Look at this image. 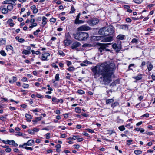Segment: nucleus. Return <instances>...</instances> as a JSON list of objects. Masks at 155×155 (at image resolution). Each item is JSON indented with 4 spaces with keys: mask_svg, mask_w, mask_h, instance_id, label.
I'll return each instance as SVG.
<instances>
[{
    "mask_svg": "<svg viewBox=\"0 0 155 155\" xmlns=\"http://www.w3.org/2000/svg\"><path fill=\"white\" fill-rule=\"evenodd\" d=\"M90 27L86 25H83L81 26L78 28V30L79 31H87L90 30Z\"/></svg>",
    "mask_w": 155,
    "mask_h": 155,
    "instance_id": "423d86ee",
    "label": "nucleus"
},
{
    "mask_svg": "<svg viewBox=\"0 0 155 155\" xmlns=\"http://www.w3.org/2000/svg\"><path fill=\"white\" fill-rule=\"evenodd\" d=\"M120 28L124 30L128 29V26L127 25H122L120 26Z\"/></svg>",
    "mask_w": 155,
    "mask_h": 155,
    "instance_id": "2eb2a0df",
    "label": "nucleus"
},
{
    "mask_svg": "<svg viewBox=\"0 0 155 155\" xmlns=\"http://www.w3.org/2000/svg\"><path fill=\"white\" fill-rule=\"evenodd\" d=\"M111 44V43H98L97 44V45L99 46L98 48V50L99 51L100 53H101L102 52L105 51V48L106 47H107L109 45Z\"/></svg>",
    "mask_w": 155,
    "mask_h": 155,
    "instance_id": "20e7f679",
    "label": "nucleus"
},
{
    "mask_svg": "<svg viewBox=\"0 0 155 155\" xmlns=\"http://www.w3.org/2000/svg\"><path fill=\"white\" fill-rule=\"evenodd\" d=\"M11 142H12V143H11V145L14 146L15 147H17L18 146V145L15 143L14 141H12Z\"/></svg>",
    "mask_w": 155,
    "mask_h": 155,
    "instance_id": "49530a36",
    "label": "nucleus"
},
{
    "mask_svg": "<svg viewBox=\"0 0 155 155\" xmlns=\"http://www.w3.org/2000/svg\"><path fill=\"white\" fill-rule=\"evenodd\" d=\"M59 74H56L55 78L56 81H58L59 79Z\"/></svg>",
    "mask_w": 155,
    "mask_h": 155,
    "instance_id": "79ce46f5",
    "label": "nucleus"
},
{
    "mask_svg": "<svg viewBox=\"0 0 155 155\" xmlns=\"http://www.w3.org/2000/svg\"><path fill=\"white\" fill-rule=\"evenodd\" d=\"M78 137H79V136L78 135L74 136L72 137V138H73V139L75 140L76 139H78Z\"/></svg>",
    "mask_w": 155,
    "mask_h": 155,
    "instance_id": "0e129e2a",
    "label": "nucleus"
},
{
    "mask_svg": "<svg viewBox=\"0 0 155 155\" xmlns=\"http://www.w3.org/2000/svg\"><path fill=\"white\" fill-rule=\"evenodd\" d=\"M7 23L11 27H12L14 25V24L13 23V20L12 19H9L7 21Z\"/></svg>",
    "mask_w": 155,
    "mask_h": 155,
    "instance_id": "a211bd4d",
    "label": "nucleus"
},
{
    "mask_svg": "<svg viewBox=\"0 0 155 155\" xmlns=\"http://www.w3.org/2000/svg\"><path fill=\"white\" fill-rule=\"evenodd\" d=\"M113 40V37L112 36H110L104 38L103 40V42H110Z\"/></svg>",
    "mask_w": 155,
    "mask_h": 155,
    "instance_id": "9b49d317",
    "label": "nucleus"
},
{
    "mask_svg": "<svg viewBox=\"0 0 155 155\" xmlns=\"http://www.w3.org/2000/svg\"><path fill=\"white\" fill-rule=\"evenodd\" d=\"M84 21L81 20H80L79 19L77 21H74V23L75 24H82L84 23Z\"/></svg>",
    "mask_w": 155,
    "mask_h": 155,
    "instance_id": "393cba45",
    "label": "nucleus"
},
{
    "mask_svg": "<svg viewBox=\"0 0 155 155\" xmlns=\"http://www.w3.org/2000/svg\"><path fill=\"white\" fill-rule=\"evenodd\" d=\"M114 64L113 63L107 64L102 63L100 65L96 66L92 69L95 76H100L101 81L107 84L112 81L111 77L113 74Z\"/></svg>",
    "mask_w": 155,
    "mask_h": 155,
    "instance_id": "f257e3e1",
    "label": "nucleus"
},
{
    "mask_svg": "<svg viewBox=\"0 0 155 155\" xmlns=\"http://www.w3.org/2000/svg\"><path fill=\"white\" fill-rule=\"evenodd\" d=\"M71 64V61H67V65L68 66H69Z\"/></svg>",
    "mask_w": 155,
    "mask_h": 155,
    "instance_id": "052dcab7",
    "label": "nucleus"
},
{
    "mask_svg": "<svg viewBox=\"0 0 155 155\" xmlns=\"http://www.w3.org/2000/svg\"><path fill=\"white\" fill-rule=\"evenodd\" d=\"M71 40L68 39V36L66 37V39L64 41V44L65 46H69L71 43Z\"/></svg>",
    "mask_w": 155,
    "mask_h": 155,
    "instance_id": "1a4fd4ad",
    "label": "nucleus"
},
{
    "mask_svg": "<svg viewBox=\"0 0 155 155\" xmlns=\"http://www.w3.org/2000/svg\"><path fill=\"white\" fill-rule=\"evenodd\" d=\"M114 101L113 99H106V104L107 105L111 104L114 102Z\"/></svg>",
    "mask_w": 155,
    "mask_h": 155,
    "instance_id": "6ab92c4d",
    "label": "nucleus"
},
{
    "mask_svg": "<svg viewBox=\"0 0 155 155\" xmlns=\"http://www.w3.org/2000/svg\"><path fill=\"white\" fill-rule=\"evenodd\" d=\"M58 54L60 55L64 56L65 55V54L62 51H58Z\"/></svg>",
    "mask_w": 155,
    "mask_h": 155,
    "instance_id": "37998d69",
    "label": "nucleus"
},
{
    "mask_svg": "<svg viewBox=\"0 0 155 155\" xmlns=\"http://www.w3.org/2000/svg\"><path fill=\"white\" fill-rule=\"evenodd\" d=\"M119 104V103L117 102H115L113 104H111V106L113 107H114L115 106L118 105Z\"/></svg>",
    "mask_w": 155,
    "mask_h": 155,
    "instance_id": "a18cd8bd",
    "label": "nucleus"
},
{
    "mask_svg": "<svg viewBox=\"0 0 155 155\" xmlns=\"http://www.w3.org/2000/svg\"><path fill=\"white\" fill-rule=\"evenodd\" d=\"M6 49L8 51L10 50L12 51L13 49V48L12 46L8 45L6 47Z\"/></svg>",
    "mask_w": 155,
    "mask_h": 155,
    "instance_id": "a878e982",
    "label": "nucleus"
},
{
    "mask_svg": "<svg viewBox=\"0 0 155 155\" xmlns=\"http://www.w3.org/2000/svg\"><path fill=\"white\" fill-rule=\"evenodd\" d=\"M75 9L74 8V7L73 6H72L71 7V10L70 12V13H73L74 12V11H75Z\"/></svg>",
    "mask_w": 155,
    "mask_h": 155,
    "instance_id": "c9c22d12",
    "label": "nucleus"
},
{
    "mask_svg": "<svg viewBox=\"0 0 155 155\" xmlns=\"http://www.w3.org/2000/svg\"><path fill=\"white\" fill-rule=\"evenodd\" d=\"M31 52L32 54H36V55H38L40 54V52L38 51H35L34 50H31Z\"/></svg>",
    "mask_w": 155,
    "mask_h": 155,
    "instance_id": "c756f323",
    "label": "nucleus"
},
{
    "mask_svg": "<svg viewBox=\"0 0 155 155\" xmlns=\"http://www.w3.org/2000/svg\"><path fill=\"white\" fill-rule=\"evenodd\" d=\"M68 70L69 71H71L75 70V68L73 67H69L68 68Z\"/></svg>",
    "mask_w": 155,
    "mask_h": 155,
    "instance_id": "a19ab883",
    "label": "nucleus"
},
{
    "mask_svg": "<svg viewBox=\"0 0 155 155\" xmlns=\"http://www.w3.org/2000/svg\"><path fill=\"white\" fill-rule=\"evenodd\" d=\"M12 3L11 0H7L4 1L3 2V4H11Z\"/></svg>",
    "mask_w": 155,
    "mask_h": 155,
    "instance_id": "cd10ccee",
    "label": "nucleus"
},
{
    "mask_svg": "<svg viewBox=\"0 0 155 155\" xmlns=\"http://www.w3.org/2000/svg\"><path fill=\"white\" fill-rule=\"evenodd\" d=\"M83 134L85 136H87L89 137H90V136H89V134L85 132H84L83 133Z\"/></svg>",
    "mask_w": 155,
    "mask_h": 155,
    "instance_id": "774afa93",
    "label": "nucleus"
},
{
    "mask_svg": "<svg viewBox=\"0 0 155 155\" xmlns=\"http://www.w3.org/2000/svg\"><path fill=\"white\" fill-rule=\"evenodd\" d=\"M11 151V149L10 148H9L8 147L6 149H5V151L7 152H10Z\"/></svg>",
    "mask_w": 155,
    "mask_h": 155,
    "instance_id": "603ef678",
    "label": "nucleus"
},
{
    "mask_svg": "<svg viewBox=\"0 0 155 155\" xmlns=\"http://www.w3.org/2000/svg\"><path fill=\"white\" fill-rule=\"evenodd\" d=\"M114 32V28L110 26L108 27H104L101 28L99 31V33L103 37L112 35Z\"/></svg>",
    "mask_w": 155,
    "mask_h": 155,
    "instance_id": "f03ea898",
    "label": "nucleus"
},
{
    "mask_svg": "<svg viewBox=\"0 0 155 155\" xmlns=\"http://www.w3.org/2000/svg\"><path fill=\"white\" fill-rule=\"evenodd\" d=\"M87 130L88 132L91 133H93L94 132V130H93L91 129H87Z\"/></svg>",
    "mask_w": 155,
    "mask_h": 155,
    "instance_id": "338daca9",
    "label": "nucleus"
},
{
    "mask_svg": "<svg viewBox=\"0 0 155 155\" xmlns=\"http://www.w3.org/2000/svg\"><path fill=\"white\" fill-rule=\"evenodd\" d=\"M52 101L55 103H59L60 102L61 104H62L63 102V100L62 99H58L57 98L54 97L52 99Z\"/></svg>",
    "mask_w": 155,
    "mask_h": 155,
    "instance_id": "f8f14e48",
    "label": "nucleus"
},
{
    "mask_svg": "<svg viewBox=\"0 0 155 155\" xmlns=\"http://www.w3.org/2000/svg\"><path fill=\"white\" fill-rule=\"evenodd\" d=\"M131 42L132 43H137L138 42V40L136 38H134L132 40Z\"/></svg>",
    "mask_w": 155,
    "mask_h": 155,
    "instance_id": "8fccbe9b",
    "label": "nucleus"
},
{
    "mask_svg": "<svg viewBox=\"0 0 155 155\" xmlns=\"http://www.w3.org/2000/svg\"><path fill=\"white\" fill-rule=\"evenodd\" d=\"M118 129L121 131H123L125 130V128L124 125H122L118 127Z\"/></svg>",
    "mask_w": 155,
    "mask_h": 155,
    "instance_id": "f704fd0d",
    "label": "nucleus"
},
{
    "mask_svg": "<svg viewBox=\"0 0 155 155\" xmlns=\"http://www.w3.org/2000/svg\"><path fill=\"white\" fill-rule=\"evenodd\" d=\"M126 21L129 23H130L131 21V20L130 18H127L126 19Z\"/></svg>",
    "mask_w": 155,
    "mask_h": 155,
    "instance_id": "13d9d810",
    "label": "nucleus"
},
{
    "mask_svg": "<svg viewBox=\"0 0 155 155\" xmlns=\"http://www.w3.org/2000/svg\"><path fill=\"white\" fill-rule=\"evenodd\" d=\"M36 96L37 98H43L42 95L38 94H37V95H36Z\"/></svg>",
    "mask_w": 155,
    "mask_h": 155,
    "instance_id": "bf43d9fd",
    "label": "nucleus"
},
{
    "mask_svg": "<svg viewBox=\"0 0 155 155\" xmlns=\"http://www.w3.org/2000/svg\"><path fill=\"white\" fill-rule=\"evenodd\" d=\"M39 109L38 108H36L35 109L32 110L31 111L34 112H38L39 111Z\"/></svg>",
    "mask_w": 155,
    "mask_h": 155,
    "instance_id": "e2e57ef3",
    "label": "nucleus"
},
{
    "mask_svg": "<svg viewBox=\"0 0 155 155\" xmlns=\"http://www.w3.org/2000/svg\"><path fill=\"white\" fill-rule=\"evenodd\" d=\"M75 110L76 112L80 113L81 112V109L79 107H76L75 109Z\"/></svg>",
    "mask_w": 155,
    "mask_h": 155,
    "instance_id": "4c0bfd02",
    "label": "nucleus"
},
{
    "mask_svg": "<svg viewBox=\"0 0 155 155\" xmlns=\"http://www.w3.org/2000/svg\"><path fill=\"white\" fill-rule=\"evenodd\" d=\"M99 22L98 19L96 18H94L88 21L87 23L91 26H94Z\"/></svg>",
    "mask_w": 155,
    "mask_h": 155,
    "instance_id": "39448f33",
    "label": "nucleus"
},
{
    "mask_svg": "<svg viewBox=\"0 0 155 155\" xmlns=\"http://www.w3.org/2000/svg\"><path fill=\"white\" fill-rule=\"evenodd\" d=\"M22 53L25 55H28L31 53V52L30 51L26 50H24L22 52Z\"/></svg>",
    "mask_w": 155,
    "mask_h": 155,
    "instance_id": "b1692460",
    "label": "nucleus"
},
{
    "mask_svg": "<svg viewBox=\"0 0 155 155\" xmlns=\"http://www.w3.org/2000/svg\"><path fill=\"white\" fill-rule=\"evenodd\" d=\"M92 45L91 44H88L85 43L82 46L83 47H91Z\"/></svg>",
    "mask_w": 155,
    "mask_h": 155,
    "instance_id": "e433bc0d",
    "label": "nucleus"
},
{
    "mask_svg": "<svg viewBox=\"0 0 155 155\" xmlns=\"http://www.w3.org/2000/svg\"><path fill=\"white\" fill-rule=\"evenodd\" d=\"M74 38L79 41H84L86 40L89 37L88 33L85 32H80L73 34Z\"/></svg>",
    "mask_w": 155,
    "mask_h": 155,
    "instance_id": "7ed1b4c3",
    "label": "nucleus"
},
{
    "mask_svg": "<svg viewBox=\"0 0 155 155\" xmlns=\"http://www.w3.org/2000/svg\"><path fill=\"white\" fill-rule=\"evenodd\" d=\"M50 54L46 52H43L42 54L41 60L42 61H47L48 60V57L50 56Z\"/></svg>",
    "mask_w": 155,
    "mask_h": 155,
    "instance_id": "0eeeda50",
    "label": "nucleus"
},
{
    "mask_svg": "<svg viewBox=\"0 0 155 155\" xmlns=\"http://www.w3.org/2000/svg\"><path fill=\"white\" fill-rule=\"evenodd\" d=\"M108 133L110 135H111L113 133H115V131L112 130H108Z\"/></svg>",
    "mask_w": 155,
    "mask_h": 155,
    "instance_id": "4d7b16f0",
    "label": "nucleus"
},
{
    "mask_svg": "<svg viewBox=\"0 0 155 155\" xmlns=\"http://www.w3.org/2000/svg\"><path fill=\"white\" fill-rule=\"evenodd\" d=\"M40 32V30L38 29L33 32V34L35 35H37L38 34V33Z\"/></svg>",
    "mask_w": 155,
    "mask_h": 155,
    "instance_id": "58836bf2",
    "label": "nucleus"
},
{
    "mask_svg": "<svg viewBox=\"0 0 155 155\" xmlns=\"http://www.w3.org/2000/svg\"><path fill=\"white\" fill-rule=\"evenodd\" d=\"M132 141L131 140H128L127 141V144L128 145H130V143L132 142Z\"/></svg>",
    "mask_w": 155,
    "mask_h": 155,
    "instance_id": "6e6d98bb",
    "label": "nucleus"
},
{
    "mask_svg": "<svg viewBox=\"0 0 155 155\" xmlns=\"http://www.w3.org/2000/svg\"><path fill=\"white\" fill-rule=\"evenodd\" d=\"M112 47L113 48L118 51H120V46H119V47H118L117 45L115 43L113 44L112 45Z\"/></svg>",
    "mask_w": 155,
    "mask_h": 155,
    "instance_id": "dca6fc26",
    "label": "nucleus"
},
{
    "mask_svg": "<svg viewBox=\"0 0 155 155\" xmlns=\"http://www.w3.org/2000/svg\"><path fill=\"white\" fill-rule=\"evenodd\" d=\"M12 80L11 79H9V82L10 83H13L15 81H16L17 80V79L16 77L13 76L12 77Z\"/></svg>",
    "mask_w": 155,
    "mask_h": 155,
    "instance_id": "412c9836",
    "label": "nucleus"
},
{
    "mask_svg": "<svg viewBox=\"0 0 155 155\" xmlns=\"http://www.w3.org/2000/svg\"><path fill=\"white\" fill-rule=\"evenodd\" d=\"M28 132L29 134H30L32 135H34L35 134V133L34 132L33 130H28Z\"/></svg>",
    "mask_w": 155,
    "mask_h": 155,
    "instance_id": "ea45409f",
    "label": "nucleus"
},
{
    "mask_svg": "<svg viewBox=\"0 0 155 155\" xmlns=\"http://www.w3.org/2000/svg\"><path fill=\"white\" fill-rule=\"evenodd\" d=\"M80 15H81L80 13H79L78 14V15H77V16L76 18L75 19L74 21H77L79 19V18H80Z\"/></svg>",
    "mask_w": 155,
    "mask_h": 155,
    "instance_id": "3c124183",
    "label": "nucleus"
},
{
    "mask_svg": "<svg viewBox=\"0 0 155 155\" xmlns=\"http://www.w3.org/2000/svg\"><path fill=\"white\" fill-rule=\"evenodd\" d=\"M25 148L26 150H30L31 151H32L33 150V148L32 147H30L25 146Z\"/></svg>",
    "mask_w": 155,
    "mask_h": 155,
    "instance_id": "864d4df0",
    "label": "nucleus"
},
{
    "mask_svg": "<svg viewBox=\"0 0 155 155\" xmlns=\"http://www.w3.org/2000/svg\"><path fill=\"white\" fill-rule=\"evenodd\" d=\"M94 39L96 40H99L100 39V38H101V37L99 36H94Z\"/></svg>",
    "mask_w": 155,
    "mask_h": 155,
    "instance_id": "69168bd1",
    "label": "nucleus"
},
{
    "mask_svg": "<svg viewBox=\"0 0 155 155\" xmlns=\"http://www.w3.org/2000/svg\"><path fill=\"white\" fill-rule=\"evenodd\" d=\"M142 77L141 76H135L133 77V78L137 80H140L142 79Z\"/></svg>",
    "mask_w": 155,
    "mask_h": 155,
    "instance_id": "473e14b6",
    "label": "nucleus"
},
{
    "mask_svg": "<svg viewBox=\"0 0 155 155\" xmlns=\"http://www.w3.org/2000/svg\"><path fill=\"white\" fill-rule=\"evenodd\" d=\"M0 53L1 55L3 56H5L6 55V54L5 51L4 50H2L0 51Z\"/></svg>",
    "mask_w": 155,
    "mask_h": 155,
    "instance_id": "72a5a7b5",
    "label": "nucleus"
},
{
    "mask_svg": "<svg viewBox=\"0 0 155 155\" xmlns=\"http://www.w3.org/2000/svg\"><path fill=\"white\" fill-rule=\"evenodd\" d=\"M81 43L78 41H76L72 43L71 46V48L73 49H76L77 48H78L81 46Z\"/></svg>",
    "mask_w": 155,
    "mask_h": 155,
    "instance_id": "6e6552de",
    "label": "nucleus"
},
{
    "mask_svg": "<svg viewBox=\"0 0 155 155\" xmlns=\"http://www.w3.org/2000/svg\"><path fill=\"white\" fill-rule=\"evenodd\" d=\"M13 3L10 4L8 5L7 6V9L8 10L11 11L12 10L13 8V6L14 5H12Z\"/></svg>",
    "mask_w": 155,
    "mask_h": 155,
    "instance_id": "4be33fe9",
    "label": "nucleus"
},
{
    "mask_svg": "<svg viewBox=\"0 0 155 155\" xmlns=\"http://www.w3.org/2000/svg\"><path fill=\"white\" fill-rule=\"evenodd\" d=\"M134 2L137 4H140L143 1V0H133Z\"/></svg>",
    "mask_w": 155,
    "mask_h": 155,
    "instance_id": "2f4dec72",
    "label": "nucleus"
},
{
    "mask_svg": "<svg viewBox=\"0 0 155 155\" xmlns=\"http://www.w3.org/2000/svg\"><path fill=\"white\" fill-rule=\"evenodd\" d=\"M50 134L49 133H48L46 134V138L47 139H49L50 137Z\"/></svg>",
    "mask_w": 155,
    "mask_h": 155,
    "instance_id": "09e8293b",
    "label": "nucleus"
},
{
    "mask_svg": "<svg viewBox=\"0 0 155 155\" xmlns=\"http://www.w3.org/2000/svg\"><path fill=\"white\" fill-rule=\"evenodd\" d=\"M134 153L136 155H139L142 153V151L140 150H135Z\"/></svg>",
    "mask_w": 155,
    "mask_h": 155,
    "instance_id": "bb28decb",
    "label": "nucleus"
},
{
    "mask_svg": "<svg viewBox=\"0 0 155 155\" xmlns=\"http://www.w3.org/2000/svg\"><path fill=\"white\" fill-rule=\"evenodd\" d=\"M147 68L149 71H151L153 67L151 63L148 61L147 63Z\"/></svg>",
    "mask_w": 155,
    "mask_h": 155,
    "instance_id": "9d476101",
    "label": "nucleus"
},
{
    "mask_svg": "<svg viewBox=\"0 0 155 155\" xmlns=\"http://www.w3.org/2000/svg\"><path fill=\"white\" fill-rule=\"evenodd\" d=\"M28 87L29 85L28 84L24 83L22 85V87L24 88H28Z\"/></svg>",
    "mask_w": 155,
    "mask_h": 155,
    "instance_id": "c03bdc74",
    "label": "nucleus"
},
{
    "mask_svg": "<svg viewBox=\"0 0 155 155\" xmlns=\"http://www.w3.org/2000/svg\"><path fill=\"white\" fill-rule=\"evenodd\" d=\"M6 43V40L5 38H0V45H2L5 44Z\"/></svg>",
    "mask_w": 155,
    "mask_h": 155,
    "instance_id": "aec40b11",
    "label": "nucleus"
},
{
    "mask_svg": "<svg viewBox=\"0 0 155 155\" xmlns=\"http://www.w3.org/2000/svg\"><path fill=\"white\" fill-rule=\"evenodd\" d=\"M47 18L45 17H43L42 18V24L43 25H45L46 23Z\"/></svg>",
    "mask_w": 155,
    "mask_h": 155,
    "instance_id": "c85d7f7f",
    "label": "nucleus"
},
{
    "mask_svg": "<svg viewBox=\"0 0 155 155\" xmlns=\"http://www.w3.org/2000/svg\"><path fill=\"white\" fill-rule=\"evenodd\" d=\"M30 8L31 9L33 10V13L34 14H36L38 12V10L36 8L35 5H32L31 7Z\"/></svg>",
    "mask_w": 155,
    "mask_h": 155,
    "instance_id": "ddd939ff",
    "label": "nucleus"
},
{
    "mask_svg": "<svg viewBox=\"0 0 155 155\" xmlns=\"http://www.w3.org/2000/svg\"><path fill=\"white\" fill-rule=\"evenodd\" d=\"M25 41V40L22 38H20L18 40V41L19 42L22 43Z\"/></svg>",
    "mask_w": 155,
    "mask_h": 155,
    "instance_id": "680f3d73",
    "label": "nucleus"
},
{
    "mask_svg": "<svg viewBox=\"0 0 155 155\" xmlns=\"http://www.w3.org/2000/svg\"><path fill=\"white\" fill-rule=\"evenodd\" d=\"M56 19L54 18H51L50 21L51 22H53V23H54L56 21Z\"/></svg>",
    "mask_w": 155,
    "mask_h": 155,
    "instance_id": "5fc2aeb1",
    "label": "nucleus"
},
{
    "mask_svg": "<svg viewBox=\"0 0 155 155\" xmlns=\"http://www.w3.org/2000/svg\"><path fill=\"white\" fill-rule=\"evenodd\" d=\"M125 38V36L123 35L120 34L117 37V38L118 39L123 40Z\"/></svg>",
    "mask_w": 155,
    "mask_h": 155,
    "instance_id": "f3484780",
    "label": "nucleus"
},
{
    "mask_svg": "<svg viewBox=\"0 0 155 155\" xmlns=\"http://www.w3.org/2000/svg\"><path fill=\"white\" fill-rule=\"evenodd\" d=\"M78 93L80 94H84V92L82 90H79L78 91Z\"/></svg>",
    "mask_w": 155,
    "mask_h": 155,
    "instance_id": "de8ad7c7",
    "label": "nucleus"
},
{
    "mask_svg": "<svg viewBox=\"0 0 155 155\" xmlns=\"http://www.w3.org/2000/svg\"><path fill=\"white\" fill-rule=\"evenodd\" d=\"M34 143V141L33 140H30L28 141L27 143H25V146H32V145Z\"/></svg>",
    "mask_w": 155,
    "mask_h": 155,
    "instance_id": "4468645a",
    "label": "nucleus"
},
{
    "mask_svg": "<svg viewBox=\"0 0 155 155\" xmlns=\"http://www.w3.org/2000/svg\"><path fill=\"white\" fill-rule=\"evenodd\" d=\"M25 117L27 118V121L30 122L31 121V117L30 115L26 114L25 115Z\"/></svg>",
    "mask_w": 155,
    "mask_h": 155,
    "instance_id": "5701e85b",
    "label": "nucleus"
},
{
    "mask_svg": "<svg viewBox=\"0 0 155 155\" xmlns=\"http://www.w3.org/2000/svg\"><path fill=\"white\" fill-rule=\"evenodd\" d=\"M8 9L6 8H2V12L3 14H6L8 13Z\"/></svg>",
    "mask_w": 155,
    "mask_h": 155,
    "instance_id": "7c9ffc66",
    "label": "nucleus"
}]
</instances>
